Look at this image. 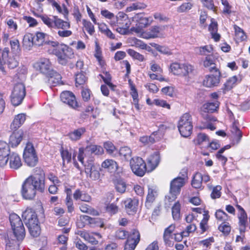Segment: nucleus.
<instances>
[{
	"label": "nucleus",
	"instance_id": "1",
	"mask_svg": "<svg viewBox=\"0 0 250 250\" xmlns=\"http://www.w3.org/2000/svg\"><path fill=\"white\" fill-rule=\"evenodd\" d=\"M44 173L42 170L39 173L31 175L22 183L21 188V194L26 200L33 199L37 191L43 192L45 188Z\"/></svg>",
	"mask_w": 250,
	"mask_h": 250
},
{
	"label": "nucleus",
	"instance_id": "2",
	"mask_svg": "<svg viewBox=\"0 0 250 250\" xmlns=\"http://www.w3.org/2000/svg\"><path fill=\"white\" fill-rule=\"evenodd\" d=\"M43 23L49 28L57 29V34L60 38H68L72 35V32L68 30L70 28V22L64 21L58 16L49 17L46 15L39 16Z\"/></svg>",
	"mask_w": 250,
	"mask_h": 250
},
{
	"label": "nucleus",
	"instance_id": "3",
	"mask_svg": "<svg viewBox=\"0 0 250 250\" xmlns=\"http://www.w3.org/2000/svg\"><path fill=\"white\" fill-rule=\"evenodd\" d=\"M22 217L30 234L33 237L39 236L40 233V228L35 212L31 208H27L22 213Z\"/></svg>",
	"mask_w": 250,
	"mask_h": 250
},
{
	"label": "nucleus",
	"instance_id": "4",
	"mask_svg": "<svg viewBox=\"0 0 250 250\" xmlns=\"http://www.w3.org/2000/svg\"><path fill=\"white\" fill-rule=\"evenodd\" d=\"M130 21L127 15L123 12H120L116 16V21H111L110 24L116 28L117 32L122 35H125L128 32Z\"/></svg>",
	"mask_w": 250,
	"mask_h": 250
},
{
	"label": "nucleus",
	"instance_id": "5",
	"mask_svg": "<svg viewBox=\"0 0 250 250\" xmlns=\"http://www.w3.org/2000/svg\"><path fill=\"white\" fill-rule=\"evenodd\" d=\"M9 49L5 47L1 52L0 50V71L5 73V65L7 64L10 69H14L19 64V61L16 56H9Z\"/></svg>",
	"mask_w": 250,
	"mask_h": 250
},
{
	"label": "nucleus",
	"instance_id": "6",
	"mask_svg": "<svg viewBox=\"0 0 250 250\" xmlns=\"http://www.w3.org/2000/svg\"><path fill=\"white\" fill-rule=\"evenodd\" d=\"M170 72L175 76L187 78L194 71V67L188 62H173L170 66Z\"/></svg>",
	"mask_w": 250,
	"mask_h": 250
},
{
	"label": "nucleus",
	"instance_id": "7",
	"mask_svg": "<svg viewBox=\"0 0 250 250\" xmlns=\"http://www.w3.org/2000/svg\"><path fill=\"white\" fill-rule=\"evenodd\" d=\"M177 127L181 136L185 138L190 136L193 128L191 115L188 113L183 114L178 121Z\"/></svg>",
	"mask_w": 250,
	"mask_h": 250
},
{
	"label": "nucleus",
	"instance_id": "8",
	"mask_svg": "<svg viewBox=\"0 0 250 250\" xmlns=\"http://www.w3.org/2000/svg\"><path fill=\"white\" fill-rule=\"evenodd\" d=\"M104 153L103 148L97 145H90L87 146L85 148L81 147L79 150V154L78 156V160L82 164H84V159L87 160L90 156L92 154L100 155Z\"/></svg>",
	"mask_w": 250,
	"mask_h": 250
},
{
	"label": "nucleus",
	"instance_id": "9",
	"mask_svg": "<svg viewBox=\"0 0 250 250\" xmlns=\"http://www.w3.org/2000/svg\"><path fill=\"white\" fill-rule=\"evenodd\" d=\"M9 220L15 237L22 240L25 236V229L20 217L15 213L10 215Z\"/></svg>",
	"mask_w": 250,
	"mask_h": 250
},
{
	"label": "nucleus",
	"instance_id": "10",
	"mask_svg": "<svg viewBox=\"0 0 250 250\" xmlns=\"http://www.w3.org/2000/svg\"><path fill=\"white\" fill-rule=\"evenodd\" d=\"M187 177L186 174L183 177H177L174 179L170 183V195L166 197V200L169 202L175 200L176 196L180 192L181 188L185 184V179Z\"/></svg>",
	"mask_w": 250,
	"mask_h": 250
},
{
	"label": "nucleus",
	"instance_id": "11",
	"mask_svg": "<svg viewBox=\"0 0 250 250\" xmlns=\"http://www.w3.org/2000/svg\"><path fill=\"white\" fill-rule=\"evenodd\" d=\"M23 157L25 163L29 167H35L38 163V157L33 145L28 143L24 149Z\"/></svg>",
	"mask_w": 250,
	"mask_h": 250
},
{
	"label": "nucleus",
	"instance_id": "12",
	"mask_svg": "<svg viewBox=\"0 0 250 250\" xmlns=\"http://www.w3.org/2000/svg\"><path fill=\"white\" fill-rule=\"evenodd\" d=\"M25 96V87L22 83H18L14 87L11 95V101L14 106L20 105Z\"/></svg>",
	"mask_w": 250,
	"mask_h": 250
},
{
	"label": "nucleus",
	"instance_id": "13",
	"mask_svg": "<svg viewBox=\"0 0 250 250\" xmlns=\"http://www.w3.org/2000/svg\"><path fill=\"white\" fill-rule=\"evenodd\" d=\"M50 53L54 54L57 57L58 62L62 65L66 64L68 59L72 58L74 55L72 49L66 46L61 49L54 48Z\"/></svg>",
	"mask_w": 250,
	"mask_h": 250
},
{
	"label": "nucleus",
	"instance_id": "14",
	"mask_svg": "<svg viewBox=\"0 0 250 250\" xmlns=\"http://www.w3.org/2000/svg\"><path fill=\"white\" fill-rule=\"evenodd\" d=\"M130 166L132 172L136 175L142 177L146 170V165L142 158L136 157L131 158Z\"/></svg>",
	"mask_w": 250,
	"mask_h": 250
},
{
	"label": "nucleus",
	"instance_id": "15",
	"mask_svg": "<svg viewBox=\"0 0 250 250\" xmlns=\"http://www.w3.org/2000/svg\"><path fill=\"white\" fill-rule=\"evenodd\" d=\"M140 233L137 230H132L128 236L124 250H134L140 241Z\"/></svg>",
	"mask_w": 250,
	"mask_h": 250
},
{
	"label": "nucleus",
	"instance_id": "16",
	"mask_svg": "<svg viewBox=\"0 0 250 250\" xmlns=\"http://www.w3.org/2000/svg\"><path fill=\"white\" fill-rule=\"evenodd\" d=\"M87 165H84L85 172L87 177H89L93 180H98L100 177L99 172L100 167L92 163V160Z\"/></svg>",
	"mask_w": 250,
	"mask_h": 250
},
{
	"label": "nucleus",
	"instance_id": "17",
	"mask_svg": "<svg viewBox=\"0 0 250 250\" xmlns=\"http://www.w3.org/2000/svg\"><path fill=\"white\" fill-rule=\"evenodd\" d=\"M78 234L85 241L92 245H96L98 243L97 239L102 237L101 235L98 232H89L85 230L79 231Z\"/></svg>",
	"mask_w": 250,
	"mask_h": 250
},
{
	"label": "nucleus",
	"instance_id": "18",
	"mask_svg": "<svg viewBox=\"0 0 250 250\" xmlns=\"http://www.w3.org/2000/svg\"><path fill=\"white\" fill-rule=\"evenodd\" d=\"M34 66L41 73L47 74L51 72V63L49 60L47 58H41L37 62Z\"/></svg>",
	"mask_w": 250,
	"mask_h": 250
},
{
	"label": "nucleus",
	"instance_id": "19",
	"mask_svg": "<svg viewBox=\"0 0 250 250\" xmlns=\"http://www.w3.org/2000/svg\"><path fill=\"white\" fill-rule=\"evenodd\" d=\"M215 74L207 75L203 81V85L207 87L216 86L220 83V73L219 70L215 71Z\"/></svg>",
	"mask_w": 250,
	"mask_h": 250
},
{
	"label": "nucleus",
	"instance_id": "20",
	"mask_svg": "<svg viewBox=\"0 0 250 250\" xmlns=\"http://www.w3.org/2000/svg\"><path fill=\"white\" fill-rule=\"evenodd\" d=\"M61 101L72 108H76L78 106L77 102L75 95L70 91H63L60 96Z\"/></svg>",
	"mask_w": 250,
	"mask_h": 250
},
{
	"label": "nucleus",
	"instance_id": "21",
	"mask_svg": "<svg viewBox=\"0 0 250 250\" xmlns=\"http://www.w3.org/2000/svg\"><path fill=\"white\" fill-rule=\"evenodd\" d=\"M160 161V157L158 152H155L147 158L146 170L148 172H151L158 166Z\"/></svg>",
	"mask_w": 250,
	"mask_h": 250
},
{
	"label": "nucleus",
	"instance_id": "22",
	"mask_svg": "<svg viewBox=\"0 0 250 250\" xmlns=\"http://www.w3.org/2000/svg\"><path fill=\"white\" fill-rule=\"evenodd\" d=\"M23 131L21 129L13 131L9 137V143L12 147L18 146L23 138Z\"/></svg>",
	"mask_w": 250,
	"mask_h": 250
},
{
	"label": "nucleus",
	"instance_id": "23",
	"mask_svg": "<svg viewBox=\"0 0 250 250\" xmlns=\"http://www.w3.org/2000/svg\"><path fill=\"white\" fill-rule=\"evenodd\" d=\"M125 209L128 214H133L137 211L138 200L136 199H126L124 202Z\"/></svg>",
	"mask_w": 250,
	"mask_h": 250
},
{
	"label": "nucleus",
	"instance_id": "24",
	"mask_svg": "<svg viewBox=\"0 0 250 250\" xmlns=\"http://www.w3.org/2000/svg\"><path fill=\"white\" fill-rule=\"evenodd\" d=\"M133 20L136 22V25L145 28L150 24L153 21L152 17H144L142 14H138L133 17Z\"/></svg>",
	"mask_w": 250,
	"mask_h": 250
},
{
	"label": "nucleus",
	"instance_id": "25",
	"mask_svg": "<svg viewBox=\"0 0 250 250\" xmlns=\"http://www.w3.org/2000/svg\"><path fill=\"white\" fill-rule=\"evenodd\" d=\"M10 167L14 169H18L22 165L20 156L16 153H10L8 157Z\"/></svg>",
	"mask_w": 250,
	"mask_h": 250
},
{
	"label": "nucleus",
	"instance_id": "26",
	"mask_svg": "<svg viewBox=\"0 0 250 250\" xmlns=\"http://www.w3.org/2000/svg\"><path fill=\"white\" fill-rule=\"evenodd\" d=\"M26 119V115L21 113L15 116L12 123L10 125V129L13 130H18L24 123Z\"/></svg>",
	"mask_w": 250,
	"mask_h": 250
},
{
	"label": "nucleus",
	"instance_id": "27",
	"mask_svg": "<svg viewBox=\"0 0 250 250\" xmlns=\"http://www.w3.org/2000/svg\"><path fill=\"white\" fill-rule=\"evenodd\" d=\"M157 195V189L155 187H148L146 202V206L147 208L149 207L151 204L155 201Z\"/></svg>",
	"mask_w": 250,
	"mask_h": 250
},
{
	"label": "nucleus",
	"instance_id": "28",
	"mask_svg": "<svg viewBox=\"0 0 250 250\" xmlns=\"http://www.w3.org/2000/svg\"><path fill=\"white\" fill-rule=\"evenodd\" d=\"M49 75L47 82L50 86H55L60 83L62 77L60 74L52 71Z\"/></svg>",
	"mask_w": 250,
	"mask_h": 250
},
{
	"label": "nucleus",
	"instance_id": "29",
	"mask_svg": "<svg viewBox=\"0 0 250 250\" xmlns=\"http://www.w3.org/2000/svg\"><path fill=\"white\" fill-rule=\"evenodd\" d=\"M219 104L220 103L217 100L213 102H208L203 105L202 110L205 112L213 113L217 110Z\"/></svg>",
	"mask_w": 250,
	"mask_h": 250
},
{
	"label": "nucleus",
	"instance_id": "30",
	"mask_svg": "<svg viewBox=\"0 0 250 250\" xmlns=\"http://www.w3.org/2000/svg\"><path fill=\"white\" fill-rule=\"evenodd\" d=\"M85 132V129L83 127L79 128L69 132L68 134L69 138L72 141L79 140L83 134Z\"/></svg>",
	"mask_w": 250,
	"mask_h": 250
},
{
	"label": "nucleus",
	"instance_id": "31",
	"mask_svg": "<svg viewBox=\"0 0 250 250\" xmlns=\"http://www.w3.org/2000/svg\"><path fill=\"white\" fill-rule=\"evenodd\" d=\"M34 44V36L31 33L24 35L22 40L23 46L27 50H30Z\"/></svg>",
	"mask_w": 250,
	"mask_h": 250
},
{
	"label": "nucleus",
	"instance_id": "32",
	"mask_svg": "<svg viewBox=\"0 0 250 250\" xmlns=\"http://www.w3.org/2000/svg\"><path fill=\"white\" fill-rule=\"evenodd\" d=\"M203 65L206 68H208L210 71L218 70L216 68L215 63V60L213 56L208 55L207 56L203 62Z\"/></svg>",
	"mask_w": 250,
	"mask_h": 250
},
{
	"label": "nucleus",
	"instance_id": "33",
	"mask_svg": "<svg viewBox=\"0 0 250 250\" xmlns=\"http://www.w3.org/2000/svg\"><path fill=\"white\" fill-rule=\"evenodd\" d=\"M74 199L76 200H81L83 202H88L91 200V197L85 192L81 191L80 189H77L73 193Z\"/></svg>",
	"mask_w": 250,
	"mask_h": 250
},
{
	"label": "nucleus",
	"instance_id": "34",
	"mask_svg": "<svg viewBox=\"0 0 250 250\" xmlns=\"http://www.w3.org/2000/svg\"><path fill=\"white\" fill-rule=\"evenodd\" d=\"M159 32L158 27H153L149 30L144 31L142 35H140V37L146 39L155 38L158 37Z\"/></svg>",
	"mask_w": 250,
	"mask_h": 250
},
{
	"label": "nucleus",
	"instance_id": "35",
	"mask_svg": "<svg viewBox=\"0 0 250 250\" xmlns=\"http://www.w3.org/2000/svg\"><path fill=\"white\" fill-rule=\"evenodd\" d=\"M102 167L111 172L115 171L118 168L117 163L112 159H106L102 164Z\"/></svg>",
	"mask_w": 250,
	"mask_h": 250
},
{
	"label": "nucleus",
	"instance_id": "36",
	"mask_svg": "<svg viewBox=\"0 0 250 250\" xmlns=\"http://www.w3.org/2000/svg\"><path fill=\"white\" fill-rule=\"evenodd\" d=\"M233 28L235 31V39L237 42H242L246 40L247 35L244 30L236 25H234Z\"/></svg>",
	"mask_w": 250,
	"mask_h": 250
},
{
	"label": "nucleus",
	"instance_id": "37",
	"mask_svg": "<svg viewBox=\"0 0 250 250\" xmlns=\"http://www.w3.org/2000/svg\"><path fill=\"white\" fill-rule=\"evenodd\" d=\"M47 35L42 32H37L34 36V44L36 45H42L45 42Z\"/></svg>",
	"mask_w": 250,
	"mask_h": 250
},
{
	"label": "nucleus",
	"instance_id": "38",
	"mask_svg": "<svg viewBox=\"0 0 250 250\" xmlns=\"http://www.w3.org/2000/svg\"><path fill=\"white\" fill-rule=\"evenodd\" d=\"M230 148V145H227L224 146L223 147L221 148L216 154V157L220 162H221V163L223 166H224L226 164V162L228 161V159L226 156H224L222 154L226 150L229 149Z\"/></svg>",
	"mask_w": 250,
	"mask_h": 250
},
{
	"label": "nucleus",
	"instance_id": "39",
	"mask_svg": "<svg viewBox=\"0 0 250 250\" xmlns=\"http://www.w3.org/2000/svg\"><path fill=\"white\" fill-rule=\"evenodd\" d=\"M128 43L132 46H135L141 49H146L147 45L141 40L135 38H131L128 39Z\"/></svg>",
	"mask_w": 250,
	"mask_h": 250
},
{
	"label": "nucleus",
	"instance_id": "40",
	"mask_svg": "<svg viewBox=\"0 0 250 250\" xmlns=\"http://www.w3.org/2000/svg\"><path fill=\"white\" fill-rule=\"evenodd\" d=\"M80 209L82 212L87 213L92 215L97 216L99 215V212L97 210L85 204H81L80 206Z\"/></svg>",
	"mask_w": 250,
	"mask_h": 250
},
{
	"label": "nucleus",
	"instance_id": "41",
	"mask_svg": "<svg viewBox=\"0 0 250 250\" xmlns=\"http://www.w3.org/2000/svg\"><path fill=\"white\" fill-rule=\"evenodd\" d=\"M202 177V173L199 172H197L194 175L191 182V185L193 188H198L201 187Z\"/></svg>",
	"mask_w": 250,
	"mask_h": 250
},
{
	"label": "nucleus",
	"instance_id": "42",
	"mask_svg": "<svg viewBox=\"0 0 250 250\" xmlns=\"http://www.w3.org/2000/svg\"><path fill=\"white\" fill-rule=\"evenodd\" d=\"M119 154L122 159L128 160L131 156L132 151L129 147L124 146L120 148Z\"/></svg>",
	"mask_w": 250,
	"mask_h": 250
},
{
	"label": "nucleus",
	"instance_id": "43",
	"mask_svg": "<svg viewBox=\"0 0 250 250\" xmlns=\"http://www.w3.org/2000/svg\"><path fill=\"white\" fill-rule=\"evenodd\" d=\"M181 205L178 201L172 208V214L174 220H178L180 218Z\"/></svg>",
	"mask_w": 250,
	"mask_h": 250
},
{
	"label": "nucleus",
	"instance_id": "44",
	"mask_svg": "<svg viewBox=\"0 0 250 250\" xmlns=\"http://www.w3.org/2000/svg\"><path fill=\"white\" fill-rule=\"evenodd\" d=\"M240 81L241 79H239L236 76H233L227 80L225 84V87L227 89H230L236 85L238 82H240Z\"/></svg>",
	"mask_w": 250,
	"mask_h": 250
},
{
	"label": "nucleus",
	"instance_id": "45",
	"mask_svg": "<svg viewBox=\"0 0 250 250\" xmlns=\"http://www.w3.org/2000/svg\"><path fill=\"white\" fill-rule=\"evenodd\" d=\"M83 25L87 33L92 35L95 33V28L93 24L89 21L85 19L83 20Z\"/></svg>",
	"mask_w": 250,
	"mask_h": 250
},
{
	"label": "nucleus",
	"instance_id": "46",
	"mask_svg": "<svg viewBox=\"0 0 250 250\" xmlns=\"http://www.w3.org/2000/svg\"><path fill=\"white\" fill-rule=\"evenodd\" d=\"M215 217L218 221L225 222L228 220L229 217L224 211L219 209L215 213Z\"/></svg>",
	"mask_w": 250,
	"mask_h": 250
},
{
	"label": "nucleus",
	"instance_id": "47",
	"mask_svg": "<svg viewBox=\"0 0 250 250\" xmlns=\"http://www.w3.org/2000/svg\"><path fill=\"white\" fill-rule=\"evenodd\" d=\"M146 6V5L144 3L140 2L133 3L126 8V11L127 12H130L136 10L144 9Z\"/></svg>",
	"mask_w": 250,
	"mask_h": 250
},
{
	"label": "nucleus",
	"instance_id": "48",
	"mask_svg": "<svg viewBox=\"0 0 250 250\" xmlns=\"http://www.w3.org/2000/svg\"><path fill=\"white\" fill-rule=\"evenodd\" d=\"M213 50V48L210 45H205L202 47H198L196 49L197 52L201 55H207L211 53Z\"/></svg>",
	"mask_w": 250,
	"mask_h": 250
},
{
	"label": "nucleus",
	"instance_id": "49",
	"mask_svg": "<svg viewBox=\"0 0 250 250\" xmlns=\"http://www.w3.org/2000/svg\"><path fill=\"white\" fill-rule=\"evenodd\" d=\"M218 229L221 231L224 235H228L231 230V227L229 224L225 222L222 223L218 227Z\"/></svg>",
	"mask_w": 250,
	"mask_h": 250
},
{
	"label": "nucleus",
	"instance_id": "50",
	"mask_svg": "<svg viewBox=\"0 0 250 250\" xmlns=\"http://www.w3.org/2000/svg\"><path fill=\"white\" fill-rule=\"evenodd\" d=\"M22 20L27 23L29 27H34L38 24L37 21L31 16H23Z\"/></svg>",
	"mask_w": 250,
	"mask_h": 250
},
{
	"label": "nucleus",
	"instance_id": "51",
	"mask_svg": "<svg viewBox=\"0 0 250 250\" xmlns=\"http://www.w3.org/2000/svg\"><path fill=\"white\" fill-rule=\"evenodd\" d=\"M61 156L63 160V165L65 163H68L71 160V153H69L67 150L62 149L61 151Z\"/></svg>",
	"mask_w": 250,
	"mask_h": 250
},
{
	"label": "nucleus",
	"instance_id": "52",
	"mask_svg": "<svg viewBox=\"0 0 250 250\" xmlns=\"http://www.w3.org/2000/svg\"><path fill=\"white\" fill-rule=\"evenodd\" d=\"M9 145L4 141H0V154L9 155L10 154Z\"/></svg>",
	"mask_w": 250,
	"mask_h": 250
},
{
	"label": "nucleus",
	"instance_id": "53",
	"mask_svg": "<svg viewBox=\"0 0 250 250\" xmlns=\"http://www.w3.org/2000/svg\"><path fill=\"white\" fill-rule=\"evenodd\" d=\"M128 83L130 89V94L133 98V101L136 102L137 100H138V92L135 88L134 84L130 80L128 81Z\"/></svg>",
	"mask_w": 250,
	"mask_h": 250
},
{
	"label": "nucleus",
	"instance_id": "54",
	"mask_svg": "<svg viewBox=\"0 0 250 250\" xmlns=\"http://www.w3.org/2000/svg\"><path fill=\"white\" fill-rule=\"evenodd\" d=\"M153 103L155 105L158 106L166 108L168 109H170V105L167 102L162 99H155L153 100Z\"/></svg>",
	"mask_w": 250,
	"mask_h": 250
},
{
	"label": "nucleus",
	"instance_id": "55",
	"mask_svg": "<svg viewBox=\"0 0 250 250\" xmlns=\"http://www.w3.org/2000/svg\"><path fill=\"white\" fill-rule=\"evenodd\" d=\"M86 80V77L83 73H77L75 77L76 84L78 85L83 84Z\"/></svg>",
	"mask_w": 250,
	"mask_h": 250
},
{
	"label": "nucleus",
	"instance_id": "56",
	"mask_svg": "<svg viewBox=\"0 0 250 250\" xmlns=\"http://www.w3.org/2000/svg\"><path fill=\"white\" fill-rule=\"evenodd\" d=\"M208 137L204 133H199L195 141V143L198 145H201L204 143H208Z\"/></svg>",
	"mask_w": 250,
	"mask_h": 250
},
{
	"label": "nucleus",
	"instance_id": "57",
	"mask_svg": "<svg viewBox=\"0 0 250 250\" xmlns=\"http://www.w3.org/2000/svg\"><path fill=\"white\" fill-rule=\"evenodd\" d=\"M155 47L158 51L160 52L162 54L167 55L172 54L170 49H169L167 47L155 44Z\"/></svg>",
	"mask_w": 250,
	"mask_h": 250
},
{
	"label": "nucleus",
	"instance_id": "58",
	"mask_svg": "<svg viewBox=\"0 0 250 250\" xmlns=\"http://www.w3.org/2000/svg\"><path fill=\"white\" fill-rule=\"evenodd\" d=\"M192 6V5L190 2H185L183 3L181 5L177 8V11L179 13L185 12L190 10Z\"/></svg>",
	"mask_w": 250,
	"mask_h": 250
},
{
	"label": "nucleus",
	"instance_id": "59",
	"mask_svg": "<svg viewBox=\"0 0 250 250\" xmlns=\"http://www.w3.org/2000/svg\"><path fill=\"white\" fill-rule=\"evenodd\" d=\"M163 238L165 244L167 246L171 247L173 246L174 243V234L168 235L167 237L166 235H163Z\"/></svg>",
	"mask_w": 250,
	"mask_h": 250
},
{
	"label": "nucleus",
	"instance_id": "60",
	"mask_svg": "<svg viewBox=\"0 0 250 250\" xmlns=\"http://www.w3.org/2000/svg\"><path fill=\"white\" fill-rule=\"evenodd\" d=\"M94 56L96 58L97 60L98 61L99 64L101 66H103L104 64V61L103 60L101 51L98 48V46H97L96 47Z\"/></svg>",
	"mask_w": 250,
	"mask_h": 250
},
{
	"label": "nucleus",
	"instance_id": "61",
	"mask_svg": "<svg viewBox=\"0 0 250 250\" xmlns=\"http://www.w3.org/2000/svg\"><path fill=\"white\" fill-rule=\"evenodd\" d=\"M204 6L208 9L215 11L216 7L214 6L213 0H202Z\"/></svg>",
	"mask_w": 250,
	"mask_h": 250
},
{
	"label": "nucleus",
	"instance_id": "62",
	"mask_svg": "<svg viewBox=\"0 0 250 250\" xmlns=\"http://www.w3.org/2000/svg\"><path fill=\"white\" fill-rule=\"evenodd\" d=\"M106 210L109 213L114 214L118 212V208L115 204L112 203L107 205Z\"/></svg>",
	"mask_w": 250,
	"mask_h": 250
},
{
	"label": "nucleus",
	"instance_id": "63",
	"mask_svg": "<svg viewBox=\"0 0 250 250\" xmlns=\"http://www.w3.org/2000/svg\"><path fill=\"white\" fill-rule=\"evenodd\" d=\"M196 229V226L194 223L188 225L185 231H183V235L187 237L190 233L194 232Z\"/></svg>",
	"mask_w": 250,
	"mask_h": 250
},
{
	"label": "nucleus",
	"instance_id": "64",
	"mask_svg": "<svg viewBox=\"0 0 250 250\" xmlns=\"http://www.w3.org/2000/svg\"><path fill=\"white\" fill-rule=\"evenodd\" d=\"M6 23L8 28L14 31H16L18 29V24L12 19H6Z\"/></svg>",
	"mask_w": 250,
	"mask_h": 250
}]
</instances>
